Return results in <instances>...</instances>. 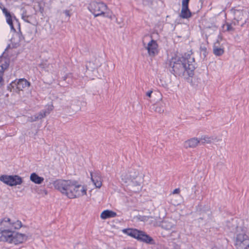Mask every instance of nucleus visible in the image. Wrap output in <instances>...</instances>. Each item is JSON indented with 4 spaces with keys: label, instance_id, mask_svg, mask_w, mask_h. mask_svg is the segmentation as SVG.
I'll use <instances>...</instances> for the list:
<instances>
[{
    "label": "nucleus",
    "instance_id": "nucleus-1",
    "mask_svg": "<svg viewBox=\"0 0 249 249\" xmlns=\"http://www.w3.org/2000/svg\"><path fill=\"white\" fill-rule=\"evenodd\" d=\"M166 67L175 76L193 77L196 64L194 58L190 56L187 58L172 57L167 62Z\"/></svg>",
    "mask_w": 249,
    "mask_h": 249
},
{
    "label": "nucleus",
    "instance_id": "nucleus-2",
    "mask_svg": "<svg viewBox=\"0 0 249 249\" xmlns=\"http://www.w3.org/2000/svg\"><path fill=\"white\" fill-rule=\"evenodd\" d=\"M24 227L20 221L12 220L8 217H4L0 221V241L5 239L13 230L19 229Z\"/></svg>",
    "mask_w": 249,
    "mask_h": 249
},
{
    "label": "nucleus",
    "instance_id": "nucleus-3",
    "mask_svg": "<svg viewBox=\"0 0 249 249\" xmlns=\"http://www.w3.org/2000/svg\"><path fill=\"white\" fill-rule=\"evenodd\" d=\"M89 10L95 17L104 16L107 10V5L103 2L92 1L88 7Z\"/></svg>",
    "mask_w": 249,
    "mask_h": 249
},
{
    "label": "nucleus",
    "instance_id": "nucleus-4",
    "mask_svg": "<svg viewBox=\"0 0 249 249\" xmlns=\"http://www.w3.org/2000/svg\"><path fill=\"white\" fill-rule=\"evenodd\" d=\"M72 180L57 179L53 181V185L55 189L68 197V193L72 187Z\"/></svg>",
    "mask_w": 249,
    "mask_h": 249
},
{
    "label": "nucleus",
    "instance_id": "nucleus-5",
    "mask_svg": "<svg viewBox=\"0 0 249 249\" xmlns=\"http://www.w3.org/2000/svg\"><path fill=\"white\" fill-rule=\"evenodd\" d=\"M28 237L25 234L15 231L14 230L11 232L1 242H6L9 243H14L18 245L23 243L27 240Z\"/></svg>",
    "mask_w": 249,
    "mask_h": 249
},
{
    "label": "nucleus",
    "instance_id": "nucleus-6",
    "mask_svg": "<svg viewBox=\"0 0 249 249\" xmlns=\"http://www.w3.org/2000/svg\"><path fill=\"white\" fill-rule=\"evenodd\" d=\"M71 187L69 193H68V197L69 198H74L87 194V189L81 185L78 184L76 180L72 181Z\"/></svg>",
    "mask_w": 249,
    "mask_h": 249
},
{
    "label": "nucleus",
    "instance_id": "nucleus-7",
    "mask_svg": "<svg viewBox=\"0 0 249 249\" xmlns=\"http://www.w3.org/2000/svg\"><path fill=\"white\" fill-rule=\"evenodd\" d=\"M0 180L10 186L20 185L23 182V179L18 175H3L0 177Z\"/></svg>",
    "mask_w": 249,
    "mask_h": 249
},
{
    "label": "nucleus",
    "instance_id": "nucleus-8",
    "mask_svg": "<svg viewBox=\"0 0 249 249\" xmlns=\"http://www.w3.org/2000/svg\"><path fill=\"white\" fill-rule=\"evenodd\" d=\"M30 86V83L24 78L20 79L17 82L16 81L12 82L7 86V89L10 91H15L18 92L22 90L23 89L29 87Z\"/></svg>",
    "mask_w": 249,
    "mask_h": 249
},
{
    "label": "nucleus",
    "instance_id": "nucleus-9",
    "mask_svg": "<svg viewBox=\"0 0 249 249\" xmlns=\"http://www.w3.org/2000/svg\"><path fill=\"white\" fill-rule=\"evenodd\" d=\"M231 11L234 16L232 20L233 25L236 26L239 25V21L242 19L244 17V10L242 9L232 8Z\"/></svg>",
    "mask_w": 249,
    "mask_h": 249
},
{
    "label": "nucleus",
    "instance_id": "nucleus-10",
    "mask_svg": "<svg viewBox=\"0 0 249 249\" xmlns=\"http://www.w3.org/2000/svg\"><path fill=\"white\" fill-rule=\"evenodd\" d=\"M138 173L134 169H130L128 173L122 174L121 175V178L123 181L125 183H127L129 181L136 178L138 177Z\"/></svg>",
    "mask_w": 249,
    "mask_h": 249
},
{
    "label": "nucleus",
    "instance_id": "nucleus-11",
    "mask_svg": "<svg viewBox=\"0 0 249 249\" xmlns=\"http://www.w3.org/2000/svg\"><path fill=\"white\" fill-rule=\"evenodd\" d=\"M158 44L156 40L152 39L147 44L146 49L148 53L150 56H155L158 53Z\"/></svg>",
    "mask_w": 249,
    "mask_h": 249
},
{
    "label": "nucleus",
    "instance_id": "nucleus-12",
    "mask_svg": "<svg viewBox=\"0 0 249 249\" xmlns=\"http://www.w3.org/2000/svg\"><path fill=\"white\" fill-rule=\"evenodd\" d=\"M91 179L96 188H100L102 185V180L100 173H96L94 175L90 173Z\"/></svg>",
    "mask_w": 249,
    "mask_h": 249
},
{
    "label": "nucleus",
    "instance_id": "nucleus-13",
    "mask_svg": "<svg viewBox=\"0 0 249 249\" xmlns=\"http://www.w3.org/2000/svg\"><path fill=\"white\" fill-rule=\"evenodd\" d=\"M200 142V141L197 138H193L189 140L186 141L184 143V146L185 148H195L198 143Z\"/></svg>",
    "mask_w": 249,
    "mask_h": 249
},
{
    "label": "nucleus",
    "instance_id": "nucleus-14",
    "mask_svg": "<svg viewBox=\"0 0 249 249\" xmlns=\"http://www.w3.org/2000/svg\"><path fill=\"white\" fill-rule=\"evenodd\" d=\"M129 182H130V185L134 187L133 191L138 192L141 189L142 179L140 177H138L136 178L132 179Z\"/></svg>",
    "mask_w": 249,
    "mask_h": 249
},
{
    "label": "nucleus",
    "instance_id": "nucleus-15",
    "mask_svg": "<svg viewBox=\"0 0 249 249\" xmlns=\"http://www.w3.org/2000/svg\"><path fill=\"white\" fill-rule=\"evenodd\" d=\"M101 65V63L100 62L99 59L95 58L94 60H90L89 62L86 64V68L89 70L93 71L95 69H97L98 67H100Z\"/></svg>",
    "mask_w": 249,
    "mask_h": 249
},
{
    "label": "nucleus",
    "instance_id": "nucleus-16",
    "mask_svg": "<svg viewBox=\"0 0 249 249\" xmlns=\"http://www.w3.org/2000/svg\"><path fill=\"white\" fill-rule=\"evenodd\" d=\"M117 216V213L111 210H106L102 212L101 214L100 217L102 219H106L109 218L115 217Z\"/></svg>",
    "mask_w": 249,
    "mask_h": 249
},
{
    "label": "nucleus",
    "instance_id": "nucleus-17",
    "mask_svg": "<svg viewBox=\"0 0 249 249\" xmlns=\"http://www.w3.org/2000/svg\"><path fill=\"white\" fill-rule=\"evenodd\" d=\"M151 108L156 112L161 113L164 112L165 104L162 102L154 104L152 105Z\"/></svg>",
    "mask_w": 249,
    "mask_h": 249
},
{
    "label": "nucleus",
    "instance_id": "nucleus-18",
    "mask_svg": "<svg viewBox=\"0 0 249 249\" xmlns=\"http://www.w3.org/2000/svg\"><path fill=\"white\" fill-rule=\"evenodd\" d=\"M80 103L81 102L79 100L75 99L71 101V105L68 106L67 107L77 111L81 109Z\"/></svg>",
    "mask_w": 249,
    "mask_h": 249
},
{
    "label": "nucleus",
    "instance_id": "nucleus-19",
    "mask_svg": "<svg viewBox=\"0 0 249 249\" xmlns=\"http://www.w3.org/2000/svg\"><path fill=\"white\" fill-rule=\"evenodd\" d=\"M179 16L183 19L190 18L192 16V13L189 7H182Z\"/></svg>",
    "mask_w": 249,
    "mask_h": 249
},
{
    "label": "nucleus",
    "instance_id": "nucleus-20",
    "mask_svg": "<svg viewBox=\"0 0 249 249\" xmlns=\"http://www.w3.org/2000/svg\"><path fill=\"white\" fill-rule=\"evenodd\" d=\"M30 180L32 182H33L36 184H40L43 182V181L44 180V178L42 177H39L36 173H33L31 174Z\"/></svg>",
    "mask_w": 249,
    "mask_h": 249
},
{
    "label": "nucleus",
    "instance_id": "nucleus-21",
    "mask_svg": "<svg viewBox=\"0 0 249 249\" xmlns=\"http://www.w3.org/2000/svg\"><path fill=\"white\" fill-rule=\"evenodd\" d=\"M124 233L134 238H137V235L139 233V230L136 229H126L123 230Z\"/></svg>",
    "mask_w": 249,
    "mask_h": 249
},
{
    "label": "nucleus",
    "instance_id": "nucleus-22",
    "mask_svg": "<svg viewBox=\"0 0 249 249\" xmlns=\"http://www.w3.org/2000/svg\"><path fill=\"white\" fill-rule=\"evenodd\" d=\"M248 238V236L245 233H242L238 234L236 237L235 246H236L237 245H241L242 243L244 242V240Z\"/></svg>",
    "mask_w": 249,
    "mask_h": 249
},
{
    "label": "nucleus",
    "instance_id": "nucleus-23",
    "mask_svg": "<svg viewBox=\"0 0 249 249\" xmlns=\"http://www.w3.org/2000/svg\"><path fill=\"white\" fill-rule=\"evenodd\" d=\"M213 53L216 56H221L224 53V51L223 48H218L214 44L213 48Z\"/></svg>",
    "mask_w": 249,
    "mask_h": 249
},
{
    "label": "nucleus",
    "instance_id": "nucleus-24",
    "mask_svg": "<svg viewBox=\"0 0 249 249\" xmlns=\"http://www.w3.org/2000/svg\"><path fill=\"white\" fill-rule=\"evenodd\" d=\"M208 53L207 49L205 45H201L200 47V54L201 57L204 59Z\"/></svg>",
    "mask_w": 249,
    "mask_h": 249
},
{
    "label": "nucleus",
    "instance_id": "nucleus-25",
    "mask_svg": "<svg viewBox=\"0 0 249 249\" xmlns=\"http://www.w3.org/2000/svg\"><path fill=\"white\" fill-rule=\"evenodd\" d=\"M161 226L162 228L169 230H171L173 228V224L170 222H168L167 221L164 220L162 221Z\"/></svg>",
    "mask_w": 249,
    "mask_h": 249
},
{
    "label": "nucleus",
    "instance_id": "nucleus-26",
    "mask_svg": "<svg viewBox=\"0 0 249 249\" xmlns=\"http://www.w3.org/2000/svg\"><path fill=\"white\" fill-rule=\"evenodd\" d=\"M143 242L150 245H154L155 244L154 240L147 234L145 236V238L143 239Z\"/></svg>",
    "mask_w": 249,
    "mask_h": 249
},
{
    "label": "nucleus",
    "instance_id": "nucleus-27",
    "mask_svg": "<svg viewBox=\"0 0 249 249\" xmlns=\"http://www.w3.org/2000/svg\"><path fill=\"white\" fill-rule=\"evenodd\" d=\"M236 246L243 249H249V239L244 240L241 245H237Z\"/></svg>",
    "mask_w": 249,
    "mask_h": 249
},
{
    "label": "nucleus",
    "instance_id": "nucleus-28",
    "mask_svg": "<svg viewBox=\"0 0 249 249\" xmlns=\"http://www.w3.org/2000/svg\"><path fill=\"white\" fill-rule=\"evenodd\" d=\"M214 139H215L213 137H209L207 136H204L201 137L200 141H201L202 143H211Z\"/></svg>",
    "mask_w": 249,
    "mask_h": 249
},
{
    "label": "nucleus",
    "instance_id": "nucleus-29",
    "mask_svg": "<svg viewBox=\"0 0 249 249\" xmlns=\"http://www.w3.org/2000/svg\"><path fill=\"white\" fill-rule=\"evenodd\" d=\"M50 112L49 110H41L38 114H37L39 120L45 117L47 115L50 114Z\"/></svg>",
    "mask_w": 249,
    "mask_h": 249
},
{
    "label": "nucleus",
    "instance_id": "nucleus-30",
    "mask_svg": "<svg viewBox=\"0 0 249 249\" xmlns=\"http://www.w3.org/2000/svg\"><path fill=\"white\" fill-rule=\"evenodd\" d=\"M233 25L232 21L231 23L226 22L225 24H224L222 26L223 28L225 26H226L227 28L225 31L227 32H231V31H234L235 29L232 26Z\"/></svg>",
    "mask_w": 249,
    "mask_h": 249
},
{
    "label": "nucleus",
    "instance_id": "nucleus-31",
    "mask_svg": "<svg viewBox=\"0 0 249 249\" xmlns=\"http://www.w3.org/2000/svg\"><path fill=\"white\" fill-rule=\"evenodd\" d=\"M146 233L142 231H139V233L137 235V239L139 241L143 242V239L145 238Z\"/></svg>",
    "mask_w": 249,
    "mask_h": 249
},
{
    "label": "nucleus",
    "instance_id": "nucleus-32",
    "mask_svg": "<svg viewBox=\"0 0 249 249\" xmlns=\"http://www.w3.org/2000/svg\"><path fill=\"white\" fill-rule=\"evenodd\" d=\"M39 120L38 117L37 116V114H36L33 116H31L29 118V121L31 122H35L37 120Z\"/></svg>",
    "mask_w": 249,
    "mask_h": 249
},
{
    "label": "nucleus",
    "instance_id": "nucleus-33",
    "mask_svg": "<svg viewBox=\"0 0 249 249\" xmlns=\"http://www.w3.org/2000/svg\"><path fill=\"white\" fill-rule=\"evenodd\" d=\"M190 0H182V7H189Z\"/></svg>",
    "mask_w": 249,
    "mask_h": 249
},
{
    "label": "nucleus",
    "instance_id": "nucleus-34",
    "mask_svg": "<svg viewBox=\"0 0 249 249\" xmlns=\"http://www.w3.org/2000/svg\"><path fill=\"white\" fill-rule=\"evenodd\" d=\"M153 0H143V4L145 5H151L153 4Z\"/></svg>",
    "mask_w": 249,
    "mask_h": 249
},
{
    "label": "nucleus",
    "instance_id": "nucleus-35",
    "mask_svg": "<svg viewBox=\"0 0 249 249\" xmlns=\"http://www.w3.org/2000/svg\"><path fill=\"white\" fill-rule=\"evenodd\" d=\"M6 17V21L8 24H11L12 23H13L12 17L11 15L8 16V17Z\"/></svg>",
    "mask_w": 249,
    "mask_h": 249
},
{
    "label": "nucleus",
    "instance_id": "nucleus-36",
    "mask_svg": "<svg viewBox=\"0 0 249 249\" xmlns=\"http://www.w3.org/2000/svg\"><path fill=\"white\" fill-rule=\"evenodd\" d=\"M2 12L6 17L11 15L10 12L5 8L2 9Z\"/></svg>",
    "mask_w": 249,
    "mask_h": 249
},
{
    "label": "nucleus",
    "instance_id": "nucleus-37",
    "mask_svg": "<svg viewBox=\"0 0 249 249\" xmlns=\"http://www.w3.org/2000/svg\"><path fill=\"white\" fill-rule=\"evenodd\" d=\"M71 76L72 75L71 73H68L63 77L62 78L64 81H66L68 78H71Z\"/></svg>",
    "mask_w": 249,
    "mask_h": 249
},
{
    "label": "nucleus",
    "instance_id": "nucleus-38",
    "mask_svg": "<svg viewBox=\"0 0 249 249\" xmlns=\"http://www.w3.org/2000/svg\"><path fill=\"white\" fill-rule=\"evenodd\" d=\"M10 26L11 30L13 31L14 32H16V30L14 27L13 22L11 24H9Z\"/></svg>",
    "mask_w": 249,
    "mask_h": 249
},
{
    "label": "nucleus",
    "instance_id": "nucleus-39",
    "mask_svg": "<svg viewBox=\"0 0 249 249\" xmlns=\"http://www.w3.org/2000/svg\"><path fill=\"white\" fill-rule=\"evenodd\" d=\"M153 93V91L150 90H149L146 93V95L150 98L151 97V94L152 93Z\"/></svg>",
    "mask_w": 249,
    "mask_h": 249
},
{
    "label": "nucleus",
    "instance_id": "nucleus-40",
    "mask_svg": "<svg viewBox=\"0 0 249 249\" xmlns=\"http://www.w3.org/2000/svg\"><path fill=\"white\" fill-rule=\"evenodd\" d=\"M64 14L67 16V17H70L71 14L70 13V11L68 10H66L64 11Z\"/></svg>",
    "mask_w": 249,
    "mask_h": 249
},
{
    "label": "nucleus",
    "instance_id": "nucleus-41",
    "mask_svg": "<svg viewBox=\"0 0 249 249\" xmlns=\"http://www.w3.org/2000/svg\"><path fill=\"white\" fill-rule=\"evenodd\" d=\"M14 19H15L16 22L17 23L18 27L19 30L20 32V23H19L18 19H17L15 17H14Z\"/></svg>",
    "mask_w": 249,
    "mask_h": 249
},
{
    "label": "nucleus",
    "instance_id": "nucleus-42",
    "mask_svg": "<svg viewBox=\"0 0 249 249\" xmlns=\"http://www.w3.org/2000/svg\"><path fill=\"white\" fill-rule=\"evenodd\" d=\"M179 192H180V189L179 188H177L174 190L173 194H178Z\"/></svg>",
    "mask_w": 249,
    "mask_h": 249
},
{
    "label": "nucleus",
    "instance_id": "nucleus-43",
    "mask_svg": "<svg viewBox=\"0 0 249 249\" xmlns=\"http://www.w3.org/2000/svg\"><path fill=\"white\" fill-rule=\"evenodd\" d=\"M247 20H248V19H247L246 20H245V21H244L243 23H242V24H241V26L242 27H244L245 25V24H246V23L247 22Z\"/></svg>",
    "mask_w": 249,
    "mask_h": 249
},
{
    "label": "nucleus",
    "instance_id": "nucleus-44",
    "mask_svg": "<svg viewBox=\"0 0 249 249\" xmlns=\"http://www.w3.org/2000/svg\"><path fill=\"white\" fill-rule=\"evenodd\" d=\"M174 249H180L179 247H178V245H176L175 247V248Z\"/></svg>",
    "mask_w": 249,
    "mask_h": 249
},
{
    "label": "nucleus",
    "instance_id": "nucleus-45",
    "mask_svg": "<svg viewBox=\"0 0 249 249\" xmlns=\"http://www.w3.org/2000/svg\"><path fill=\"white\" fill-rule=\"evenodd\" d=\"M44 192H45V194L46 195H47V191L46 190H44Z\"/></svg>",
    "mask_w": 249,
    "mask_h": 249
},
{
    "label": "nucleus",
    "instance_id": "nucleus-46",
    "mask_svg": "<svg viewBox=\"0 0 249 249\" xmlns=\"http://www.w3.org/2000/svg\"><path fill=\"white\" fill-rule=\"evenodd\" d=\"M24 20L25 21L27 22H29V21H28L27 20H26V19H24Z\"/></svg>",
    "mask_w": 249,
    "mask_h": 249
}]
</instances>
